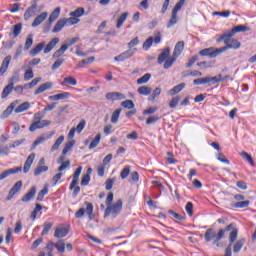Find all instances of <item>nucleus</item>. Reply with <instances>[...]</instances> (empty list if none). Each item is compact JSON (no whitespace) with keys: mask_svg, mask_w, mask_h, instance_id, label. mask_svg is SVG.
Here are the masks:
<instances>
[{"mask_svg":"<svg viewBox=\"0 0 256 256\" xmlns=\"http://www.w3.org/2000/svg\"><path fill=\"white\" fill-rule=\"evenodd\" d=\"M121 107H124V109H135V103L132 100H125L121 102Z\"/></svg>","mask_w":256,"mask_h":256,"instance_id":"4d7b16f0","label":"nucleus"},{"mask_svg":"<svg viewBox=\"0 0 256 256\" xmlns=\"http://www.w3.org/2000/svg\"><path fill=\"white\" fill-rule=\"evenodd\" d=\"M62 87H67V85H72L75 87L77 85V79H75L73 76H68L63 79L61 82Z\"/></svg>","mask_w":256,"mask_h":256,"instance_id":"c85d7f7f","label":"nucleus"},{"mask_svg":"<svg viewBox=\"0 0 256 256\" xmlns=\"http://www.w3.org/2000/svg\"><path fill=\"white\" fill-rule=\"evenodd\" d=\"M125 94L121 92H108L106 93L107 101H123L125 99Z\"/></svg>","mask_w":256,"mask_h":256,"instance_id":"f8f14e48","label":"nucleus"},{"mask_svg":"<svg viewBox=\"0 0 256 256\" xmlns=\"http://www.w3.org/2000/svg\"><path fill=\"white\" fill-rule=\"evenodd\" d=\"M49 125H51L49 120H37L30 125L29 131H37V129H43V127H49Z\"/></svg>","mask_w":256,"mask_h":256,"instance_id":"6e6552de","label":"nucleus"},{"mask_svg":"<svg viewBox=\"0 0 256 256\" xmlns=\"http://www.w3.org/2000/svg\"><path fill=\"white\" fill-rule=\"evenodd\" d=\"M51 137H53V133H43L42 135H40L32 144L31 150H35L37 145H41V143H45V141H48V139H51Z\"/></svg>","mask_w":256,"mask_h":256,"instance_id":"1a4fd4ad","label":"nucleus"},{"mask_svg":"<svg viewBox=\"0 0 256 256\" xmlns=\"http://www.w3.org/2000/svg\"><path fill=\"white\" fill-rule=\"evenodd\" d=\"M179 101H181V96H175L174 98H172L171 101L169 102V108L175 109V107L179 105Z\"/></svg>","mask_w":256,"mask_h":256,"instance_id":"5fc2aeb1","label":"nucleus"},{"mask_svg":"<svg viewBox=\"0 0 256 256\" xmlns=\"http://www.w3.org/2000/svg\"><path fill=\"white\" fill-rule=\"evenodd\" d=\"M194 85H207L209 83L208 78H198L193 81Z\"/></svg>","mask_w":256,"mask_h":256,"instance_id":"69168bd1","label":"nucleus"},{"mask_svg":"<svg viewBox=\"0 0 256 256\" xmlns=\"http://www.w3.org/2000/svg\"><path fill=\"white\" fill-rule=\"evenodd\" d=\"M29 107H31V104H29V102H23L15 108V113H23V111H27Z\"/></svg>","mask_w":256,"mask_h":256,"instance_id":"a19ab883","label":"nucleus"},{"mask_svg":"<svg viewBox=\"0 0 256 256\" xmlns=\"http://www.w3.org/2000/svg\"><path fill=\"white\" fill-rule=\"evenodd\" d=\"M159 95H161V88L157 87L152 91L151 96L148 98L149 101H155V99H157V97H159Z\"/></svg>","mask_w":256,"mask_h":256,"instance_id":"603ef678","label":"nucleus"},{"mask_svg":"<svg viewBox=\"0 0 256 256\" xmlns=\"http://www.w3.org/2000/svg\"><path fill=\"white\" fill-rule=\"evenodd\" d=\"M121 111H123L121 108L116 109L112 115H111V123L115 124L117 121H119V117H121Z\"/></svg>","mask_w":256,"mask_h":256,"instance_id":"c9c22d12","label":"nucleus"},{"mask_svg":"<svg viewBox=\"0 0 256 256\" xmlns=\"http://www.w3.org/2000/svg\"><path fill=\"white\" fill-rule=\"evenodd\" d=\"M11 59H12L11 55H8L2 61V64L0 67V73L2 75H5V73H7V70L9 69V65L11 64Z\"/></svg>","mask_w":256,"mask_h":256,"instance_id":"a211bd4d","label":"nucleus"},{"mask_svg":"<svg viewBox=\"0 0 256 256\" xmlns=\"http://www.w3.org/2000/svg\"><path fill=\"white\" fill-rule=\"evenodd\" d=\"M59 43V38H53L44 48V54L47 55L48 53H51L55 47H57V44Z\"/></svg>","mask_w":256,"mask_h":256,"instance_id":"5701e85b","label":"nucleus"},{"mask_svg":"<svg viewBox=\"0 0 256 256\" xmlns=\"http://www.w3.org/2000/svg\"><path fill=\"white\" fill-rule=\"evenodd\" d=\"M86 209L80 208L76 213L75 217L76 219H81L85 213L88 215V218L90 221H93L95 219V214H93V204L91 202H85Z\"/></svg>","mask_w":256,"mask_h":256,"instance_id":"20e7f679","label":"nucleus"},{"mask_svg":"<svg viewBox=\"0 0 256 256\" xmlns=\"http://www.w3.org/2000/svg\"><path fill=\"white\" fill-rule=\"evenodd\" d=\"M71 93L70 92H62L59 94H55L48 97L49 101H63L65 99H70Z\"/></svg>","mask_w":256,"mask_h":256,"instance_id":"dca6fc26","label":"nucleus"},{"mask_svg":"<svg viewBox=\"0 0 256 256\" xmlns=\"http://www.w3.org/2000/svg\"><path fill=\"white\" fill-rule=\"evenodd\" d=\"M149 79H151V74H144L141 78L137 80L138 85H145V83H149Z\"/></svg>","mask_w":256,"mask_h":256,"instance_id":"49530a36","label":"nucleus"},{"mask_svg":"<svg viewBox=\"0 0 256 256\" xmlns=\"http://www.w3.org/2000/svg\"><path fill=\"white\" fill-rule=\"evenodd\" d=\"M22 187H23L22 181L16 182L14 186L9 190L8 196L6 197V201H11V199H13V197H15V195H17L19 191H21Z\"/></svg>","mask_w":256,"mask_h":256,"instance_id":"0eeeda50","label":"nucleus"},{"mask_svg":"<svg viewBox=\"0 0 256 256\" xmlns=\"http://www.w3.org/2000/svg\"><path fill=\"white\" fill-rule=\"evenodd\" d=\"M75 145V141H69L65 144L62 153L63 155H67V153H69V151H71L73 149V146Z\"/></svg>","mask_w":256,"mask_h":256,"instance_id":"09e8293b","label":"nucleus"},{"mask_svg":"<svg viewBox=\"0 0 256 256\" xmlns=\"http://www.w3.org/2000/svg\"><path fill=\"white\" fill-rule=\"evenodd\" d=\"M221 53H225V48L220 49V48H206V49H202L199 52V55H201V57H210V59H215V57H218V55H221Z\"/></svg>","mask_w":256,"mask_h":256,"instance_id":"39448f33","label":"nucleus"},{"mask_svg":"<svg viewBox=\"0 0 256 256\" xmlns=\"http://www.w3.org/2000/svg\"><path fill=\"white\" fill-rule=\"evenodd\" d=\"M83 15H85V9L83 7H79L75 11L70 12V17H75L76 19L83 17Z\"/></svg>","mask_w":256,"mask_h":256,"instance_id":"e433bc0d","label":"nucleus"},{"mask_svg":"<svg viewBox=\"0 0 256 256\" xmlns=\"http://www.w3.org/2000/svg\"><path fill=\"white\" fill-rule=\"evenodd\" d=\"M123 209V201L121 199L117 200L114 204L106 207L104 212V217L107 218L111 215L112 219L119 216Z\"/></svg>","mask_w":256,"mask_h":256,"instance_id":"f03ea898","label":"nucleus"},{"mask_svg":"<svg viewBox=\"0 0 256 256\" xmlns=\"http://www.w3.org/2000/svg\"><path fill=\"white\" fill-rule=\"evenodd\" d=\"M33 77H34L33 70L32 69L26 70V72L24 73V81H31Z\"/></svg>","mask_w":256,"mask_h":256,"instance_id":"338daca9","label":"nucleus"},{"mask_svg":"<svg viewBox=\"0 0 256 256\" xmlns=\"http://www.w3.org/2000/svg\"><path fill=\"white\" fill-rule=\"evenodd\" d=\"M243 245H245V238H242L240 240H238L233 247V251L235 253H239V251H241V249H243Z\"/></svg>","mask_w":256,"mask_h":256,"instance_id":"58836bf2","label":"nucleus"},{"mask_svg":"<svg viewBox=\"0 0 256 256\" xmlns=\"http://www.w3.org/2000/svg\"><path fill=\"white\" fill-rule=\"evenodd\" d=\"M63 63H65V59L58 58L52 65V71H57V69H59Z\"/></svg>","mask_w":256,"mask_h":256,"instance_id":"bf43d9fd","label":"nucleus"},{"mask_svg":"<svg viewBox=\"0 0 256 256\" xmlns=\"http://www.w3.org/2000/svg\"><path fill=\"white\" fill-rule=\"evenodd\" d=\"M37 195V188L35 186L31 187V189L21 198L22 203H29L32 201Z\"/></svg>","mask_w":256,"mask_h":256,"instance_id":"2eb2a0df","label":"nucleus"},{"mask_svg":"<svg viewBox=\"0 0 256 256\" xmlns=\"http://www.w3.org/2000/svg\"><path fill=\"white\" fill-rule=\"evenodd\" d=\"M43 49H45V42L39 43L32 50H30V55L35 57L36 55H39V52L43 51Z\"/></svg>","mask_w":256,"mask_h":256,"instance_id":"2f4dec72","label":"nucleus"},{"mask_svg":"<svg viewBox=\"0 0 256 256\" xmlns=\"http://www.w3.org/2000/svg\"><path fill=\"white\" fill-rule=\"evenodd\" d=\"M131 173V166H125L124 169L120 172L121 179H127Z\"/></svg>","mask_w":256,"mask_h":256,"instance_id":"3c124183","label":"nucleus"},{"mask_svg":"<svg viewBox=\"0 0 256 256\" xmlns=\"http://www.w3.org/2000/svg\"><path fill=\"white\" fill-rule=\"evenodd\" d=\"M65 51H67V46L62 45L60 47V49L56 50L53 54V59H59V57H61V55L65 54Z\"/></svg>","mask_w":256,"mask_h":256,"instance_id":"37998d69","label":"nucleus"},{"mask_svg":"<svg viewBox=\"0 0 256 256\" xmlns=\"http://www.w3.org/2000/svg\"><path fill=\"white\" fill-rule=\"evenodd\" d=\"M153 45V37H149L142 45L144 51H149Z\"/></svg>","mask_w":256,"mask_h":256,"instance_id":"6e6d98bb","label":"nucleus"},{"mask_svg":"<svg viewBox=\"0 0 256 256\" xmlns=\"http://www.w3.org/2000/svg\"><path fill=\"white\" fill-rule=\"evenodd\" d=\"M139 43V38L135 37L134 39H132L129 43H128V48L129 49H137L134 47H137V44Z\"/></svg>","mask_w":256,"mask_h":256,"instance_id":"774afa93","label":"nucleus"},{"mask_svg":"<svg viewBox=\"0 0 256 256\" xmlns=\"http://www.w3.org/2000/svg\"><path fill=\"white\" fill-rule=\"evenodd\" d=\"M59 15H61V8L57 7L52 11L48 18L49 25H52L54 21H57V19H59Z\"/></svg>","mask_w":256,"mask_h":256,"instance_id":"a878e982","label":"nucleus"},{"mask_svg":"<svg viewBox=\"0 0 256 256\" xmlns=\"http://www.w3.org/2000/svg\"><path fill=\"white\" fill-rule=\"evenodd\" d=\"M152 91L153 89H151V87H148V86H141L138 88L139 95H144V96L151 95Z\"/></svg>","mask_w":256,"mask_h":256,"instance_id":"ea45409f","label":"nucleus"},{"mask_svg":"<svg viewBox=\"0 0 256 256\" xmlns=\"http://www.w3.org/2000/svg\"><path fill=\"white\" fill-rule=\"evenodd\" d=\"M229 36V32H226L220 37L221 41H224L225 45L224 47H221L220 49H224V52L227 51V49H239L241 47V42H239L237 39H232Z\"/></svg>","mask_w":256,"mask_h":256,"instance_id":"7ed1b4c3","label":"nucleus"},{"mask_svg":"<svg viewBox=\"0 0 256 256\" xmlns=\"http://www.w3.org/2000/svg\"><path fill=\"white\" fill-rule=\"evenodd\" d=\"M47 17H49V13L42 12L34 19V21L32 22V27H39V25H41V23H43V21H45Z\"/></svg>","mask_w":256,"mask_h":256,"instance_id":"6ab92c4d","label":"nucleus"},{"mask_svg":"<svg viewBox=\"0 0 256 256\" xmlns=\"http://www.w3.org/2000/svg\"><path fill=\"white\" fill-rule=\"evenodd\" d=\"M185 49V42L183 41H179L175 47H174V51H173V56L176 57V59L179 58V55H181V53H183V50Z\"/></svg>","mask_w":256,"mask_h":256,"instance_id":"4be33fe9","label":"nucleus"},{"mask_svg":"<svg viewBox=\"0 0 256 256\" xmlns=\"http://www.w3.org/2000/svg\"><path fill=\"white\" fill-rule=\"evenodd\" d=\"M139 182V172L134 171L130 174V183H138Z\"/></svg>","mask_w":256,"mask_h":256,"instance_id":"e2e57ef3","label":"nucleus"},{"mask_svg":"<svg viewBox=\"0 0 256 256\" xmlns=\"http://www.w3.org/2000/svg\"><path fill=\"white\" fill-rule=\"evenodd\" d=\"M64 21L66 25H77V23L79 22V18H75L72 16L70 18H64Z\"/></svg>","mask_w":256,"mask_h":256,"instance_id":"680f3d73","label":"nucleus"},{"mask_svg":"<svg viewBox=\"0 0 256 256\" xmlns=\"http://www.w3.org/2000/svg\"><path fill=\"white\" fill-rule=\"evenodd\" d=\"M49 193V188L44 187L37 195L36 201H43L45 195Z\"/></svg>","mask_w":256,"mask_h":256,"instance_id":"13d9d810","label":"nucleus"},{"mask_svg":"<svg viewBox=\"0 0 256 256\" xmlns=\"http://www.w3.org/2000/svg\"><path fill=\"white\" fill-rule=\"evenodd\" d=\"M177 13H179V10L173 8L171 18L167 24V28L171 29L174 25H177V21H179V18L177 17Z\"/></svg>","mask_w":256,"mask_h":256,"instance_id":"b1692460","label":"nucleus"},{"mask_svg":"<svg viewBox=\"0 0 256 256\" xmlns=\"http://www.w3.org/2000/svg\"><path fill=\"white\" fill-rule=\"evenodd\" d=\"M175 61H177V57H175L174 55H172V57H169L168 59H166L164 61V69H171V67H173V63H175Z\"/></svg>","mask_w":256,"mask_h":256,"instance_id":"f704fd0d","label":"nucleus"},{"mask_svg":"<svg viewBox=\"0 0 256 256\" xmlns=\"http://www.w3.org/2000/svg\"><path fill=\"white\" fill-rule=\"evenodd\" d=\"M21 31H23V24L18 23L13 26L12 35L14 38L19 37L21 35Z\"/></svg>","mask_w":256,"mask_h":256,"instance_id":"72a5a7b5","label":"nucleus"},{"mask_svg":"<svg viewBox=\"0 0 256 256\" xmlns=\"http://www.w3.org/2000/svg\"><path fill=\"white\" fill-rule=\"evenodd\" d=\"M53 87V83L46 82L38 87V89L35 90L34 95H40V93H45L48 89H51Z\"/></svg>","mask_w":256,"mask_h":256,"instance_id":"bb28decb","label":"nucleus"},{"mask_svg":"<svg viewBox=\"0 0 256 256\" xmlns=\"http://www.w3.org/2000/svg\"><path fill=\"white\" fill-rule=\"evenodd\" d=\"M33 161H35V153L30 154L23 167V173H27L31 169V165H33Z\"/></svg>","mask_w":256,"mask_h":256,"instance_id":"393cba45","label":"nucleus"},{"mask_svg":"<svg viewBox=\"0 0 256 256\" xmlns=\"http://www.w3.org/2000/svg\"><path fill=\"white\" fill-rule=\"evenodd\" d=\"M47 171H49L48 166H37L36 169L34 170V175L35 177H39L41 173H47Z\"/></svg>","mask_w":256,"mask_h":256,"instance_id":"79ce46f5","label":"nucleus"},{"mask_svg":"<svg viewBox=\"0 0 256 256\" xmlns=\"http://www.w3.org/2000/svg\"><path fill=\"white\" fill-rule=\"evenodd\" d=\"M77 41H79V37L68 38L65 41L64 47H67V49H69V47H71V45H75V43H77Z\"/></svg>","mask_w":256,"mask_h":256,"instance_id":"052dcab7","label":"nucleus"},{"mask_svg":"<svg viewBox=\"0 0 256 256\" xmlns=\"http://www.w3.org/2000/svg\"><path fill=\"white\" fill-rule=\"evenodd\" d=\"M10 146L5 144H0V155H9Z\"/></svg>","mask_w":256,"mask_h":256,"instance_id":"0e129e2a","label":"nucleus"},{"mask_svg":"<svg viewBox=\"0 0 256 256\" xmlns=\"http://www.w3.org/2000/svg\"><path fill=\"white\" fill-rule=\"evenodd\" d=\"M53 227V223L51 222H45L43 224V230L41 232V235L44 236V235H48L49 231H51V228Z\"/></svg>","mask_w":256,"mask_h":256,"instance_id":"de8ad7c7","label":"nucleus"},{"mask_svg":"<svg viewBox=\"0 0 256 256\" xmlns=\"http://www.w3.org/2000/svg\"><path fill=\"white\" fill-rule=\"evenodd\" d=\"M135 53H137V49H128L125 52H122L120 55L116 56L114 58V61H118V62H123V61H127V59H131V57H133V55H135Z\"/></svg>","mask_w":256,"mask_h":256,"instance_id":"423d86ee","label":"nucleus"},{"mask_svg":"<svg viewBox=\"0 0 256 256\" xmlns=\"http://www.w3.org/2000/svg\"><path fill=\"white\" fill-rule=\"evenodd\" d=\"M65 25H67L65 22V18L58 20L54 28L52 29V33H60V31H63V27H65Z\"/></svg>","mask_w":256,"mask_h":256,"instance_id":"cd10ccee","label":"nucleus"},{"mask_svg":"<svg viewBox=\"0 0 256 256\" xmlns=\"http://www.w3.org/2000/svg\"><path fill=\"white\" fill-rule=\"evenodd\" d=\"M246 31H249V27L245 25H238L228 32V37H233L235 33H245Z\"/></svg>","mask_w":256,"mask_h":256,"instance_id":"aec40b11","label":"nucleus"},{"mask_svg":"<svg viewBox=\"0 0 256 256\" xmlns=\"http://www.w3.org/2000/svg\"><path fill=\"white\" fill-rule=\"evenodd\" d=\"M207 79H208V83H210V85H215L217 83H223L221 74H219L217 76H213V77H207Z\"/></svg>","mask_w":256,"mask_h":256,"instance_id":"4c0bfd02","label":"nucleus"},{"mask_svg":"<svg viewBox=\"0 0 256 256\" xmlns=\"http://www.w3.org/2000/svg\"><path fill=\"white\" fill-rule=\"evenodd\" d=\"M128 17H129L128 12L122 13L117 20L116 29H121V27H123V23H125V21H127Z\"/></svg>","mask_w":256,"mask_h":256,"instance_id":"7c9ffc66","label":"nucleus"},{"mask_svg":"<svg viewBox=\"0 0 256 256\" xmlns=\"http://www.w3.org/2000/svg\"><path fill=\"white\" fill-rule=\"evenodd\" d=\"M99 143H101V134L96 135V137L90 143L88 149H95V147H97V145H99Z\"/></svg>","mask_w":256,"mask_h":256,"instance_id":"a18cd8bd","label":"nucleus"},{"mask_svg":"<svg viewBox=\"0 0 256 256\" xmlns=\"http://www.w3.org/2000/svg\"><path fill=\"white\" fill-rule=\"evenodd\" d=\"M32 45H33V35L29 34L27 36V39H26V42L24 45L25 51H29V49H31Z\"/></svg>","mask_w":256,"mask_h":256,"instance_id":"864d4df0","label":"nucleus"},{"mask_svg":"<svg viewBox=\"0 0 256 256\" xmlns=\"http://www.w3.org/2000/svg\"><path fill=\"white\" fill-rule=\"evenodd\" d=\"M169 55H171V48H164L162 53L158 56V64L161 65L165 63L166 59H169Z\"/></svg>","mask_w":256,"mask_h":256,"instance_id":"412c9836","label":"nucleus"},{"mask_svg":"<svg viewBox=\"0 0 256 256\" xmlns=\"http://www.w3.org/2000/svg\"><path fill=\"white\" fill-rule=\"evenodd\" d=\"M37 15V4H32L30 7H28L24 13V19L25 21H29L31 17H35Z\"/></svg>","mask_w":256,"mask_h":256,"instance_id":"4468645a","label":"nucleus"},{"mask_svg":"<svg viewBox=\"0 0 256 256\" xmlns=\"http://www.w3.org/2000/svg\"><path fill=\"white\" fill-rule=\"evenodd\" d=\"M13 81H17V77H12L9 81V84L7 86H5V88L2 91V99H7V97H9V95H11V92L13 91Z\"/></svg>","mask_w":256,"mask_h":256,"instance_id":"9b49d317","label":"nucleus"},{"mask_svg":"<svg viewBox=\"0 0 256 256\" xmlns=\"http://www.w3.org/2000/svg\"><path fill=\"white\" fill-rule=\"evenodd\" d=\"M81 171H83V167L79 166L74 174H73V179H72V182L70 184V189H73L75 187V185H78L79 184V177L81 175Z\"/></svg>","mask_w":256,"mask_h":256,"instance_id":"f3484780","label":"nucleus"},{"mask_svg":"<svg viewBox=\"0 0 256 256\" xmlns=\"http://www.w3.org/2000/svg\"><path fill=\"white\" fill-rule=\"evenodd\" d=\"M67 235H69V226L61 225L55 229L54 237L57 239H62L67 237Z\"/></svg>","mask_w":256,"mask_h":256,"instance_id":"9d476101","label":"nucleus"},{"mask_svg":"<svg viewBox=\"0 0 256 256\" xmlns=\"http://www.w3.org/2000/svg\"><path fill=\"white\" fill-rule=\"evenodd\" d=\"M54 247L57 249L59 253H65V242L60 240L54 244Z\"/></svg>","mask_w":256,"mask_h":256,"instance_id":"8fccbe9b","label":"nucleus"},{"mask_svg":"<svg viewBox=\"0 0 256 256\" xmlns=\"http://www.w3.org/2000/svg\"><path fill=\"white\" fill-rule=\"evenodd\" d=\"M249 205H251V201L245 200V201L236 202L234 204V207L236 209H245V208L249 207Z\"/></svg>","mask_w":256,"mask_h":256,"instance_id":"c03bdc74","label":"nucleus"},{"mask_svg":"<svg viewBox=\"0 0 256 256\" xmlns=\"http://www.w3.org/2000/svg\"><path fill=\"white\" fill-rule=\"evenodd\" d=\"M63 141H65V136L58 137L55 143L52 145L50 149V153H55V151H57L59 147H61V145L63 144Z\"/></svg>","mask_w":256,"mask_h":256,"instance_id":"c756f323","label":"nucleus"},{"mask_svg":"<svg viewBox=\"0 0 256 256\" xmlns=\"http://www.w3.org/2000/svg\"><path fill=\"white\" fill-rule=\"evenodd\" d=\"M185 89V83H180L174 86L171 90H169V95H177V93H181Z\"/></svg>","mask_w":256,"mask_h":256,"instance_id":"473e14b6","label":"nucleus"},{"mask_svg":"<svg viewBox=\"0 0 256 256\" xmlns=\"http://www.w3.org/2000/svg\"><path fill=\"white\" fill-rule=\"evenodd\" d=\"M20 171H23V167L21 166L5 170L0 174V181H3V179H7L9 175H15L16 173H20Z\"/></svg>","mask_w":256,"mask_h":256,"instance_id":"ddd939ff","label":"nucleus"},{"mask_svg":"<svg viewBox=\"0 0 256 256\" xmlns=\"http://www.w3.org/2000/svg\"><path fill=\"white\" fill-rule=\"evenodd\" d=\"M225 231H231L229 235V241L230 245H233L235 241H237V235L239 231L235 228V224L231 223L228 225L225 229H220L217 232L213 228H209L206 230L204 234V239L207 243L213 241V245H217L218 247H221V244L219 241L221 240L222 237H225Z\"/></svg>","mask_w":256,"mask_h":256,"instance_id":"f257e3e1","label":"nucleus"}]
</instances>
